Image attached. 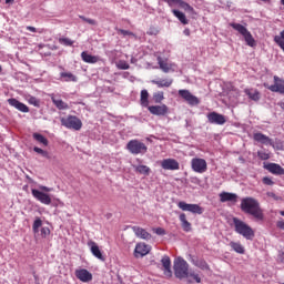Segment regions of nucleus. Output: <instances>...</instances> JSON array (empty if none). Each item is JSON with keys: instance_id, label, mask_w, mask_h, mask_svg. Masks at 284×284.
Segmentation results:
<instances>
[{"instance_id": "obj_1", "label": "nucleus", "mask_w": 284, "mask_h": 284, "mask_svg": "<svg viewBox=\"0 0 284 284\" xmlns=\"http://www.w3.org/2000/svg\"><path fill=\"white\" fill-rule=\"evenodd\" d=\"M240 207L244 214H250L256 221H263L265 219L261 203L254 197H243Z\"/></svg>"}, {"instance_id": "obj_2", "label": "nucleus", "mask_w": 284, "mask_h": 284, "mask_svg": "<svg viewBox=\"0 0 284 284\" xmlns=\"http://www.w3.org/2000/svg\"><path fill=\"white\" fill-rule=\"evenodd\" d=\"M233 224L236 234H240L241 236L246 239V241H252V239H254V230L251 229L247 223L243 222V220H240L239 217H233Z\"/></svg>"}, {"instance_id": "obj_3", "label": "nucleus", "mask_w": 284, "mask_h": 284, "mask_svg": "<svg viewBox=\"0 0 284 284\" xmlns=\"http://www.w3.org/2000/svg\"><path fill=\"white\" fill-rule=\"evenodd\" d=\"M230 27L233 28L239 34L243 36V39L250 48L256 47V40L254 39V36H252V32L245 28V26L236 22H231Z\"/></svg>"}, {"instance_id": "obj_4", "label": "nucleus", "mask_w": 284, "mask_h": 284, "mask_svg": "<svg viewBox=\"0 0 284 284\" xmlns=\"http://www.w3.org/2000/svg\"><path fill=\"white\" fill-rule=\"evenodd\" d=\"M175 278H187L190 272V264L183 257H176L173 264Z\"/></svg>"}, {"instance_id": "obj_5", "label": "nucleus", "mask_w": 284, "mask_h": 284, "mask_svg": "<svg viewBox=\"0 0 284 284\" xmlns=\"http://www.w3.org/2000/svg\"><path fill=\"white\" fill-rule=\"evenodd\" d=\"M61 125L67 128L68 130H75L79 132L81 128H83V122H81V119L77 118V115H69L67 118H61Z\"/></svg>"}, {"instance_id": "obj_6", "label": "nucleus", "mask_w": 284, "mask_h": 284, "mask_svg": "<svg viewBox=\"0 0 284 284\" xmlns=\"http://www.w3.org/2000/svg\"><path fill=\"white\" fill-rule=\"evenodd\" d=\"M126 150L131 154H145L148 152V145L139 140H130L126 144Z\"/></svg>"}, {"instance_id": "obj_7", "label": "nucleus", "mask_w": 284, "mask_h": 284, "mask_svg": "<svg viewBox=\"0 0 284 284\" xmlns=\"http://www.w3.org/2000/svg\"><path fill=\"white\" fill-rule=\"evenodd\" d=\"M191 168L193 172H196L197 174H204V172H207V161L201 158H193L191 160Z\"/></svg>"}, {"instance_id": "obj_8", "label": "nucleus", "mask_w": 284, "mask_h": 284, "mask_svg": "<svg viewBox=\"0 0 284 284\" xmlns=\"http://www.w3.org/2000/svg\"><path fill=\"white\" fill-rule=\"evenodd\" d=\"M178 94H179V97H181V99L185 100L186 103H189V105H199V103H201L199 98H196L194 94H192V92H190V90L180 89L178 91Z\"/></svg>"}, {"instance_id": "obj_9", "label": "nucleus", "mask_w": 284, "mask_h": 284, "mask_svg": "<svg viewBox=\"0 0 284 284\" xmlns=\"http://www.w3.org/2000/svg\"><path fill=\"white\" fill-rule=\"evenodd\" d=\"M178 207L182 210V212H191V214H203V207L199 204H187L186 202H179Z\"/></svg>"}, {"instance_id": "obj_10", "label": "nucleus", "mask_w": 284, "mask_h": 284, "mask_svg": "<svg viewBox=\"0 0 284 284\" xmlns=\"http://www.w3.org/2000/svg\"><path fill=\"white\" fill-rule=\"evenodd\" d=\"M31 194L36 199V201L41 202L42 205H50L52 203V197H50V194L48 193H44L37 189H32Z\"/></svg>"}, {"instance_id": "obj_11", "label": "nucleus", "mask_w": 284, "mask_h": 284, "mask_svg": "<svg viewBox=\"0 0 284 284\" xmlns=\"http://www.w3.org/2000/svg\"><path fill=\"white\" fill-rule=\"evenodd\" d=\"M274 84L267 85L264 83V88H267L271 92H277L278 94H284V80L278 78L277 75L273 77Z\"/></svg>"}, {"instance_id": "obj_12", "label": "nucleus", "mask_w": 284, "mask_h": 284, "mask_svg": "<svg viewBox=\"0 0 284 284\" xmlns=\"http://www.w3.org/2000/svg\"><path fill=\"white\" fill-rule=\"evenodd\" d=\"M206 118L209 123H212L214 125H225V123H227V119L225 118V115L215 111L209 113Z\"/></svg>"}, {"instance_id": "obj_13", "label": "nucleus", "mask_w": 284, "mask_h": 284, "mask_svg": "<svg viewBox=\"0 0 284 284\" xmlns=\"http://www.w3.org/2000/svg\"><path fill=\"white\" fill-rule=\"evenodd\" d=\"M156 61H158V65H160V70H162L164 74L174 72L176 68V63L168 62V59H163L160 55L156 58Z\"/></svg>"}, {"instance_id": "obj_14", "label": "nucleus", "mask_w": 284, "mask_h": 284, "mask_svg": "<svg viewBox=\"0 0 284 284\" xmlns=\"http://www.w3.org/2000/svg\"><path fill=\"white\" fill-rule=\"evenodd\" d=\"M150 252H152V246L140 242L135 245V250H134V256L135 258H143V256H148V254H150Z\"/></svg>"}, {"instance_id": "obj_15", "label": "nucleus", "mask_w": 284, "mask_h": 284, "mask_svg": "<svg viewBox=\"0 0 284 284\" xmlns=\"http://www.w3.org/2000/svg\"><path fill=\"white\" fill-rule=\"evenodd\" d=\"M148 110L151 114H154L155 116H165V114L170 112V108H168L165 104L151 105V106H148Z\"/></svg>"}, {"instance_id": "obj_16", "label": "nucleus", "mask_w": 284, "mask_h": 284, "mask_svg": "<svg viewBox=\"0 0 284 284\" xmlns=\"http://www.w3.org/2000/svg\"><path fill=\"white\" fill-rule=\"evenodd\" d=\"M161 168L162 170H181V165L179 164V161L175 159H164L161 161Z\"/></svg>"}, {"instance_id": "obj_17", "label": "nucleus", "mask_w": 284, "mask_h": 284, "mask_svg": "<svg viewBox=\"0 0 284 284\" xmlns=\"http://www.w3.org/2000/svg\"><path fill=\"white\" fill-rule=\"evenodd\" d=\"M75 277L82 283H90L92 281V273L85 268L75 270Z\"/></svg>"}, {"instance_id": "obj_18", "label": "nucleus", "mask_w": 284, "mask_h": 284, "mask_svg": "<svg viewBox=\"0 0 284 284\" xmlns=\"http://www.w3.org/2000/svg\"><path fill=\"white\" fill-rule=\"evenodd\" d=\"M164 276H168V278H172V260H170V256L164 255L161 260Z\"/></svg>"}, {"instance_id": "obj_19", "label": "nucleus", "mask_w": 284, "mask_h": 284, "mask_svg": "<svg viewBox=\"0 0 284 284\" xmlns=\"http://www.w3.org/2000/svg\"><path fill=\"white\" fill-rule=\"evenodd\" d=\"M253 141H256V143H262V145H274L272 139L261 132L253 134Z\"/></svg>"}, {"instance_id": "obj_20", "label": "nucleus", "mask_w": 284, "mask_h": 284, "mask_svg": "<svg viewBox=\"0 0 284 284\" xmlns=\"http://www.w3.org/2000/svg\"><path fill=\"white\" fill-rule=\"evenodd\" d=\"M8 103L12 108H16V110H19V112H24V113L30 112V108H28V105H26L24 103L20 102L19 100H17L14 98L9 99Z\"/></svg>"}, {"instance_id": "obj_21", "label": "nucleus", "mask_w": 284, "mask_h": 284, "mask_svg": "<svg viewBox=\"0 0 284 284\" xmlns=\"http://www.w3.org/2000/svg\"><path fill=\"white\" fill-rule=\"evenodd\" d=\"M88 246L91 250V254L95 256V258H99V261H105V257L103 256V253H101V248H99V245L94 241H89Z\"/></svg>"}, {"instance_id": "obj_22", "label": "nucleus", "mask_w": 284, "mask_h": 284, "mask_svg": "<svg viewBox=\"0 0 284 284\" xmlns=\"http://www.w3.org/2000/svg\"><path fill=\"white\" fill-rule=\"evenodd\" d=\"M264 168H265V170L271 172V174H275L276 176H283L284 175V169L280 164L268 163Z\"/></svg>"}, {"instance_id": "obj_23", "label": "nucleus", "mask_w": 284, "mask_h": 284, "mask_svg": "<svg viewBox=\"0 0 284 284\" xmlns=\"http://www.w3.org/2000/svg\"><path fill=\"white\" fill-rule=\"evenodd\" d=\"M221 203H236L239 201V195L236 193L222 192L220 193Z\"/></svg>"}, {"instance_id": "obj_24", "label": "nucleus", "mask_w": 284, "mask_h": 284, "mask_svg": "<svg viewBox=\"0 0 284 284\" xmlns=\"http://www.w3.org/2000/svg\"><path fill=\"white\" fill-rule=\"evenodd\" d=\"M132 230L138 239H143L144 241L152 239V234L148 233V231L141 226H133Z\"/></svg>"}, {"instance_id": "obj_25", "label": "nucleus", "mask_w": 284, "mask_h": 284, "mask_svg": "<svg viewBox=\"0 0 284 284\" xmlns=\"http://www.w3.org/2000/svg\"><path fill=\"white\" fill-rule=\"evenodd\" d=\"M179 220L184 232H192V223L187 221V215H185V213H181Z\"/></svg>"}, {"instance_id": "obj_26", "label": "nucleus", "mask_w": 284, "mask_h": 284, "mask_svg": "<svg viewBox=\"0 0 284 284\" xmlns=\"http://www.w3.org/2000/svg\"><path fill=\"white\" fill-rule=\"evenodd\" d=\"M191 263H193L195 267H199V270H202L203 272H210V264H207V262L203 258H192Z\"/></svg>"}, {"instance_id": "obj_27", "label": "nucleus", "mask_w": 284, "mask_h": 284, "mask_svg": "<svg viewBox=\"0 0 284 284\" xmlns=\"http://www.w3.org/2000/svg\"><path fill=\"white\" fill-rule=\"evenodd\" d=\"M151 83L153 85H158V88H171L174 83L173 79H163V80H152Z\"/></svg>"}, {"instance_id": "obj_28", "label": "nucleus", "mask_w": 284, "mask_h": 284, "mask_svg": "<svg viewBox=\"0 0 284 284\" xmlns=\"http://www.w3.org/2000/svg\"><path fill=\"white\" fill-rule=\"evenodd\" d=\"M81 59L84 61V63H99V57L98 55H92L88 53V51H83L81 53Z\"/></svg>"}, {"instance_id": "obj_29", "label": "nucleus", "mask_w": 284, "mask_h": 284, "mask_svg": "<svg viewBox=\"0 0 284 284\" xmlns=\"http://www.w3.org/2000/svg\"><path fill=\"white\" fill-rule=\"evenodd\" d=\"M244 93L251 99V101H261V92L256 89H245Z\"/></svg>"}, {"instance_id": "obj_30", "label": "nucleus", "mask_w": 284, "mask_h": 284, "mask_svg": "<svg viewBox=\"0 0 284 284\" xmlns=\"http://www.w3.org/2000/svg\"><path fill=\"white\" fill-rule=\"evenodd\" d=\"M51 101L58 108V110H70V105L68 103L63 102L61 99H57L54 94L51 95Z\"/></svg>"}, {"instance_id": "obj_31", "label": "nucleus", "mask_w": 284, "mask_h": 284, "mask_svg": "<svg viewBox=\"0 0 284 284\" xmlns=\"http://www.w3.org/2000/svg\"><path fill=\"white\" fill-rule=\"evenodd\" d=\"M172 13L174 14V17H176V19H179L180 22H182L183 26H187V23H190V20H187V17H185V13L173 9Z\"/></svg>"}, {"instance_id": "obj_32", "label": "nucleus", "mask_w": 284, "mask_h": 284, "mask_svg": "<svg viewBox=\"0 0 284 284\" xmlns=\"http://www.w3.org/2000/svg\"><path fill=\"white\" fill-rule=\"evenodd\" d=\"M150 93L148 90H142L140 95V103L143 108H148L150 105Z\"/></svg>"}, {"instance_id": "obj_33", "label": "nucleus", "mask_w": 284, "mask_h": 284, "mask_svg": "<svg viewBox=\"0 0 284 284\" xmlns=\"http://www.w3.org/2000/svg\"><path fill=\"white\" fill-rule=\"evenodd\" d=\"M230 247H232L233 252H236V254H245V247L241 245V242H230Z\"/></svg>"}, {"instance_id": "obj_34", "label": "nucleus", "mask_w": 284, "mask_h": 284, "mask_svg": "<svg viewBox=\"0 0 284 284\" xmlns=\"http://www.w3.org/2000/svg\"><path fill=\"white\" fill-rule=\"evenodd\" d=\"M189 283H202L201 274L196 273V271H189L187 273Z\"/></svg>"}, {"instance_id": "obj_35", "label": "nucleus", "mask_w": 284, "mask_h": 284, "mask_svg": "<svg viewBox=\"0 0 284 284\" xmlns=\"http://www.w3.org/2000/svg\"><path fill=\"white\" fill-rule=\"evenodd\" d=\"M60 77L67 82L72 81L73 83H77V75L72 74L71 72H61Z\"/></svg>"}, {"instance_id": "obj_36", "label": "nucleus", "mask_w": 284, "mask_h": 284, "mask_svg": "<svg viewBox=\"0 0 284 284\" xmlns=\"http://www.w3.org/2000/svg\"><path fill=\"white\" fill-rule=\"evenodd\" d=\"M135 172H138L139 174H144L145 176H150V168L148 165H138L135 168Z\"/></svg>"}, {"instance_id": "obj_37", "label": "nucleus", "mask_w": 284, "mask_h": 284, "mask_svg": "<svg viewBox=\"0 0 284 284\" xmlns=\"http://www.w3.org/2000/svg\"><path fill=\"white\" fill-rule=\"evenodd\" d=\"M179 8H181L182 10H185V12H191V14H194V7L190 6V3L183 0L180 1Z\"/></svg>"}, {"instance_id": "obj_38", "label": "nucleus", "mask_w": 284, "mask_h": 284, "mask_svg": "<svg viewBox=\"0 0 284 284\" xmlns=\"http://www.w3.org/2000/svg\"><path fill=\"white\" fill-rule=\"evenodd\" d=\"M179 8H181L182 10H185V12H191V14H194V7L190 6V3L183 0L180 1Z\"/></svg>"}, {"instance_id": "obj_39", "label": "nucleus", "mask_w": 284, "mask_h": 284, "mask_svg": "<svg viewBox=\"0 0 284 284\" xmlns=\"http://www.w3.org/2000/svg\"><path fill=\"white\" fill-rule=\"evenodd\" d=\"M33 139L34 141H38V143H41L44 146H48V140L45 139V136H43V134L40 133H33Z\"/></svg>"}, {"instance_id": "obj_40", "label": "nucleus", "mask_w": 284, "mask_h": 284, "mask_svg": "<svg viewBox=\"0 0 284 284\" xmlns=\"http://www.w3.org/2000/svg\"><path fill=\"white\" fill-rule=\"evenodd\" d=\"M60 45H65L67 48H72L74 45V40H71L70 38H59Z\"/></svg>"}, {"instance_id": "obj_41", "label": "nucleus", "mask_w": 284, "mask_h": 284, "mask_svg": "<svg viewBox=\"0 0 284 284\" xmlns=\"http://www.w3.org/2000/svg\"><path fill=\"white\" fill-rule=\"evenodd\" d=\"M165 99L163 91H158L153 93V101L154 103H161Z\"/></svg>"}, {"instance_id": "obj_42", "label": "nucleus", "mask_w": 284, "mask_h": 284, "mask_svg": "<svg viewBox=\"0 0 284 284\" xmlns=\"http://www.w3.org/2000/svg\"><path fill=\"white\" fill-rule=\"evenodd\" d=\"M79 19L84 21V23H89V26H99V22H97V20H94L92 18H87L84 16H79Z\"/></svg>"}, {"instance_id": "obj_43", "label": "nucleus", "mask_w": 284, "mask_h": 284, "mask_svg": "<svg viewBox=\"0 0 284 284\" xmlns=\"http://www.w3.org/2000/svg\"><path fill=\"white\" fill-rule=\"evenodd\" d=\"M41 225H43V221H41V219H39V217L36 219L33 222V226H32L34 234H38L39 227H41Z\"/></svg>"}, {"instance_id": "obj_44", "label": "nucleus", "mask_w": 284, "mask_h": 284, "mask_svg": "<svg viewBox=\"0 0 284 284\" xmlns=\"http://www.w3.org/2000/svg\"><path fill=\"white\" fill-rule=\"evenodd\" d=\"M257 156L261 161H268L270 152L266 151H257Z\"/></svg>"}, {"instance_id": "obj_45", "label": "nucleus", "mask_w": 284, "mask_h": 284, "mask_svg": "<svg viewBox=\"0 0 284 284\" xmlns=\"http://www.w3.org/2000/svg\"><path fill=\"white\" fill-rule=\"evenodd\" d=\"M28 103H30V105H34V108H39V105H41V101H39V99L32 95L29 97Z\"/></svg>"}, {"instance_id": "obj_46", "label": "nucleus", "mask_w": 284, "mask_h": 284, "mask_svg": "<svg viewBox=\"0 0 284 284\" xmlns=\"http://www.w3.org/2000/svg\"><path fill=\"white\" fill-rule=\"evenodd\" d=\"M159 32H160L159 28L150 27L149 30L146 31V34H149V37H156Z\"/></svg>"}, {"instance_id": "obj_47", "label": "nucleus", "mask_w": 284, "mask_h": 284, "mask_svg": "<svg viewBox=\"0 0 284 284\" xmlns=\"http://www.w3.org/2000/svg\"><path fill=\"white\" fill-rule=\"evenodd\" d=\"M165 3H168V6L170 8H174V6H180L181 4V0H164Z\"/></svg>"}, {"instance_id": "obj_48", "label": "nucleus", "mask_w": 284, "mask_h": 284, "mask_svg": "<svg viewBox=\"0 0 284 284\" xmlns=\"http://www.w3.org/2000/svg\"><path fill=\"white\" fill-rule=\"evenodd\" d=\"M119 34H122L123 37H134V33L124 29H119L118 30Z\"/></svg>"}, {"instance_id": "obj_49", "label": "nucleus", "mask_w": 284, "mask_h": 284, "mask_svg": "<svg viewBox=\"0 0 284 284\" xmlns=\"http://www.w3.org/2000/svg\"><path fill=\"white\" fill-rule=\"evenodd\" d=\"M118 68L119 70H130V64H128L125 61H122L118 63Z\"/></svg>"}, {"instance_id": "obj_50", "label": "nucleus", "mask_w": 284, "mask_h": 284, "mask_svg": "<svg viewBox=\"0 0 284 284\" xmlns=\"http://www.w3.org/2000/svg\"><path fill=\"white\" fill-rule=\"evenodd\" d=\"M262 183H264V185H274V181L272 180V178L268 176H264L262 179Z\"/></svg>"}, {"instance_id": "obj_51", "label": "nucleus", "mask_w": 284, "mask_h": 284, "mask_svg": "<svg viewBox=\"0 0 284 284\" xmlns=\"http://www.w3.org/2000/svg\"><path fill=\"white\" fill-rule=\"evenodd\" d=\"M155 234H158L159 236H163L165 234V229L163 227L155 229Z\"/></svg>"}, {"instance_id": "obj_52", "label": "nucleus", "mask_w": 284, "mask_h": 284, "mask_svg": "<svg viewBox=\"0 0 284 284\" xmlns=\"http://www.w3.org/2000/svg\"><path fill=\"white\" fill-rule=\"evenodd\" d=\"M50 234L49 227H42L41 229V236H48Z\"/></svg>"}, {"instance_id": "obj_53", "label": "nucleus", "mask_w": 284, "mask_h": 284, "mask_svg": "<svg viewBox=\"0 0 284 284\" xmlns=\"http://www.w3.org/2000/svg\"><path fill=\"white\" fill-rule=\"evenodd\" d=\"M276 227H278V230H284V220L277 221Z\"/></svg>"}, {"instance_id": "obj_54", "label": "nucleus", "mask_w": 284, "mask_h": 284, "mask_svg": "<svg viewBox=\"0 0 284 284\" xmlns=\"http://www.w3.org/2000/svg\"><path fill=\"white\" fill-rule=\"evenodd\" d=\"M39 189H40L42 192H52V189H51V187H48V186L40 185Z\"/></svg>"}, {"instance_id": "obj_55", "label": "nucleus", "mask_w": 284, "mask_h": 284, "mask_svg": "<svg viewBox=\"0 0 284 284\" xmlns=\"http://www.w3.org/2000/svg\"><path fill=\"white\" fill-rule=\"evenodd\" d=\"M33 151H36L37 152V154H43V149H41V148H39V146H34L33 148Z\"/></svg>"}, {"instance_id": "obj_56", "label": "nucleus", "mask_w": 284, "mask_h": 284, "mask_svg": "<svg viewBox=\"0 0 284 284\" xmlns=\"http://www.w3.org/2000/svg\"><path fill=\"white\" fill-rule=\"evenodd\" d=\"M41 156L44 159H50V153L48 151H42Z\"/></svg>"}, {"instance_id": "obj_57", "label": "nucleus", "mask_w": 284, "mask_h": 284, "mask_svg": "<svg viewBox=\"0 0 284 284\" xmlns=\"http://www.w3.org/2000/svg\"><path fill=\"white\" fill-rule=\"evenodd\" d=\"M191 33H192V32L190 31V28H185V29L183 30V34H185V37H190Z\"/></svg>"}, {"instance_id": "obj_58", "label": "nucleus", "mask_w": 284, "mask_h": 284, "mask_svg": "<svg viewBox=\"0 0 284 284\" xmlns=\"http://www.w3.org/2000/svg\"><path fill=\"white\" fill-rule=\"evenodd\" d=\"M27 30H29V32H37V28L34 27H27Z\"/></svg>"}, {"instance_id": "obj_59", "label": "nucleus", "mask_w": 284, "mask_h": 284, "mask_svg": "<svg viewBox=\"0 0 284 284\" xmlns=\"http://www.w3.org/2000/svg\"><path fill=\"white\" fill-rule=\"evenodd\" d=\"M277 105L284 111V102H278Z\"/></svg>"}, {"instance_id": "obj_60", "label": "nucleus", "mask_w": 284, "mask_h": 284, "mask_svg": "<svg viewBox=\"0 0 284 284\" xmlns=\"http://www.w3.org/2000/svg\"><path fill=\"white\" fill-rule=\"evenodd\" d=\"M6 3H12V0H6Z\"/></svg>"}, {"instance_id": "obj_61", "label": "nucleus", "mask_w": 284, "mask_h": 284, "mask_svg": "<svg viewBox=\"0 0 284 284\" xmlns=\"http://www.w3.org/2000/svg\"><path fill=\"white\" fill-rule=\"evenodd\" d=\"M281 216H284V211H280Z\"/></svg>"}, {"instance_id": "obj_62", "label": "nucleus", "mask_w": 284, "mask_h": 284, "mask_svg": "<svg viewBox=\"0 0 284 284\" xmlns=\"http://www.w3.org/2000/svg\"><path fill=\"white\" fill-rule=\"evenodd\" d=\"M281 4L284 6V0H281Z\"/></svg>"}, {"instance_id": "obj_63", "label": "nucleus", "mask_w": 284, "mask_h": 284, "mask_svg": "<svg viewBox=\"0 0 284 284\" xmlns=\"http://www.w3.org/2000/svg\"><path fill=\"white\" fill-rule=\"evenodd\" d=\"M261 1L267 2V1H270V0H261Z\"/></svg>"}, {"instance_id": "obj_64", "label": "nucleus", "mask_w": 284, "mask_h": 284, "mask_svg": "<svg viewBox=\"0 0 284 284\" xmlns=\"http://www.w3.org/2000/svg\"><path fill=\"white\" fill-rule=\"evenodd\" d=\"M1 70H2V69H1V67H0V72H1Z\"/></svg>"}]
</instances>
